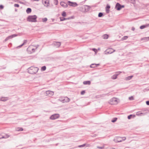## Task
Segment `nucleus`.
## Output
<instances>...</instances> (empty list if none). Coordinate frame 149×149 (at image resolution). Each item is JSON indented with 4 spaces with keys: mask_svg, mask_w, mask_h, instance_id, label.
Segmentation results:
<instances>
[{
    "mask_svg": "<svg viewBox=\"0 0 149 149\" xmlns=\"http://www.w3.org/2000/svg\"><path fill=\"white\" fill-rule=\"evenodd\" d=\"M110 8V6L109 5L107 4V6H106V12L107 13H108L109 12V9Z\"/></svg>",
    "mask_w": 149,
    "mask_h": 149,
    "instance_id": "14",
    "label": "nucleus"
},
{
    "mask_svg": "<svg viewBox=\"0 0 149 149\" xmlns=\"http://www.w3.org/2000/svg\"><path fill=\"white\" fill-rule=\"evenodd\" d=\"M115 51V50L113 49L112 48L108 49L104 51V53L105 54H112Z\"/></svg>",
    "mask_w": 149,
    "mask_h": 149,
    "instance_id": "3",
    "label": "nucleus"
},
{
    "mask_svg": "<svg viewBox=\"0 0 149 149\" xmlns=\"http://www.w3.org/2000/svg\"><path fill=\"white\" fill-rule=\"evenodd\" d=\"M129 99L130 100H133L134 99L133 97L131 96L129 97Z\"/></svg>",
    "mask_w": 149,
    "mask_h": 149,
    "instance_id": "44",
    "label": "nucleus"
},
{
    "mask_svg": "<svg viewBox=\"0 0 149 149\" xmlns=\"http://www.w3.org/2000/svg\"><path fill=\"white\" fill-rule=\"evenodd\" d=\"M99 64H92L90 65V67L91 68H95V67H97V65H99Z\"/></svg>",
    "mask_w": 149,
    "mask_h": 149,
    "instance_id": "18",
    "label": "nucleus"
},
{
    "mask_svg": "<svg viewBox=\"0 0 149 149\" xmlns=\"http://www.w3.org/2000/svg\"><path fill=\"white\" fill-rule=\"evenodd\" d=\"M33 1H39V0H33Z\"/></svg>",
    "mask_w": 149,
    "mask_h": 149,
    "instance_id": "53",
    "label": "nucleus"
},
{
    "mask_svg": "<svg viewBox=\"0 0 149 149\" xmlns=\"http://www.w3.org/2000/svg\"><path fill=\"white\" fill-rule=\"evenodd\" d=\"M136 115L137 116H141V114H140V111H139L136 113Z\"/></svg>",
    "mask_w": 149,
    "mask_h": 149,
    "instance_id": "37",
    "label": "nucleus"
},
{
    "mask_svg": "<svg viewBox=\"0 0 149 149\" xmlns=\"http://www.w3.org/2000/svg\"><path fill=\"white\" fill-rule=\"evenodd\" d=\"M121 5L119 3H117L115 6V8H116L117 10H119L121 9Z\"/></svg>",
    "mask_w": 149,
    "mask_h": 149,
    "instance_id": "8",
    "label": "nucleus"
},
{
    "mask_svg": "<svg viewBox=\"0 0 149 149\" xmlns=\"http://www.w3.org/2000/svg\"><path fill=\"white\" fill-rule=\"evenodd\" d=\"M108 36L107 35H104L103 36V38L104 39H107L108 38Z\"/></svg>",
    "mask_w": 149,
    "mask_h": 149,
    "instance_id": "26",
    "label": "nucleus"
},
{
    "mask_svg": "<svg viewBox=\"0 0 149 149\" xmlns=\"http://www.w3.org/2000/svg\"><path fill=\"white\" fill-rule=\"evenodd\" d=\"M135 29L134 27H132V30L133 31H134Z\"/></svg>",
    "mask_w": 149,
    "mask_h": 149,
    "instance_id": "48",
    "label": "nucleus"
},
{
    "mask_svg": "<svg viewBox=\"0 0 149 149\" xmlns=\"http://www.w3.org/2000/svg\"><path fill=\"white\" fill-rule=\"evenodd\" d=\"M47 18H44L42 19V22H45L47 21Z\"/></svg>",
    "mask_w": 149,
    "mask_h": 149,
    "instance_id": "28",
    "label": "nucleus"
},
{
    "mask_svg": "<svg viewBox=\"0 0 149 149\" xmlns=\"http://www.w3.org/2000/svg\"><path fill=\"white\" fill-rule=\"evenodd\" d=\"M62 15L63 17H65L66 15V13L64 11L63 12L62 14Z\"/></svg>",
    "mask_w": 149,
    "mask_h": 149,
    "instance_id": "33",
    "label": "nucleus"
},
{
    "mask_svg": "<svg viewBox=\"0 0 149 149\" xmlns=\"http://www.w3.org/2000/svg\"><path fill=\"white\" fill-rule=\"evenodd\" d=\"M53 45L55 46L56 47H58L60 46L61 45V43L59 42H54L53 43Z\"/></svg>",
    "mask_w": 149,
    "mask_h": 149,
    "instance_id": "10",
    "label": "nucleus"
},
{
    "mask_svg": "<svg viewBox=\"0 0 149 149\" xmlns=\"http://www.w3.org/2000/svg\"><path fill=\"white\" fill-rule=\"evenodd\" d=\"M60 117V115L58 114H55L52 115L50 117V118L51 120H55L58 118Z\"/></svg>",
    "mask_w": 149,
    "mask_h": 149,
    "instance_id": "5",
    "label": "nucleus"
},
{
    "mask_svg": "<svg viewBox=\"0 0 149 149\" xmlns=\"http://www.w3.org/2000/svg\"><path fill=\"white\" fill-rule=\"evenodd\" d=\"M8 100L7 97H2L1 98L0 100L1 101L5 102Z\"/></svg>",
    "mask_w": 149,
    "mask_h": 149,
    "instance_id": "21",
    "label": "nucleus"
},
{
    "mask_svg": "<svg viewBox=\"0 0 149 149\" xmlns=\"http://www.w3.org/2000/svg\"><path fill=\"white\" fill-rule=\"evenodd\" d=\"M133 77V76H128L127 77H126L125 78V80H130Z\"/></svg>",
    "mask_w": 149,
    "mask_h": 149,
    "instance_id": "24",
    "label": "nucleus"
},
{
    "mask_svg": "<svg viewBox=\"0 0 149 149\" xmlns=\"http://www.w3.org/2000/svg\"><path fill=\"white\" fill-rule=\"evenodd\" d=\"M117 118H114L113 119L111 120V122L113 123L115 122L117 120Z\"/></svg>",
    "mask_w": 149,
    "mask_h": 149,
    "instance_id": "30",
    "label": "nucleus"
},
{
    "mask_svg": "<svg viewBox=\"0 0 149 149\" xmlns=\"http://www.w3.org/2000/svg\"><path fill=\"white\" fill-rule=\"evenodd\" d=\"M128 38V36H124L122 38V40H126Z\"/></svg>",
    "mask_w": 149,
    "mask_h": 149,
    "instance_id": "29",
    "label": "nucleus"
},
{
    "mask_svg": "<svg viewBox=\"0 0 149 149\" xmlns=\"http://www.w3.org/2000/svg\"><path fill=\"white\" fill-rule=\"evenodd\" d=\"M38 46H39V45H37V46L36 47V48H37Z\"/></svg>",
    "mask_w": 149,
    "mask_h": 149,
    "instance_id": "54",
    "label": "nucleus"
},
{
    "mask_svg": "<svg viewBox=\"0 0 149 149\" xmlns=\"http://www.w3.org/2000/svg\"><path fill=\"white\" fill-rule=\"evenodd\" d=\"M124 7V5H121V8H123Z\"/></svg>",
    "mask_w": 149,
    "mask_h": 149,
    "instance_id": "51",
    "label": "nucleus"
},
{
    "mask_svg": "<svg viewBox=\"0 0 149 149\" xmlns=\"http://www.w3.org/2000/svg\"><path fill=\"white\" fill-rule=\"evenodd\" d=\"M122 140L121 139V137H118L115 140V142L116 143L121 142Z\"/></svg>",
    "mask_w": 149,
    "mask_h": 149,
    "instance_id": "15",
    "label": "nucleus"
},
{
    "mask_svg": "<svg viewBox=\"0 0 149 149\" xmlns=\"http://www.w3.org/2000/svg\"><path fill=\"white\" fill-rule=\"evenodd\" d=\"M69 19H72L73 18V17H69L68 18Z\"/></svg>",
    "mask_w": 149,
    "mask_h": 149,
    "instance_id": "49",
    "label": "nucleus"
},
{
    "mask_svg": "<svg viewBox=\"0 0 149 149\" xmlns=\"http://www.w3.org/2000/svg\"><path fill=\"white\" fill-rule=\"evenodd\" d=\"M17 36V34H13L11 36H10L8 37H7L6 39L5 40L6 41V40H8L9 39L13 37Z\"/></svg>",
    "mask_w": 149,
    "mask_h": 149,
    "instance_id": "11",
    "label": "nucleus"
},
{
    "mask_svg": "<svg viewBox=\"0 0 149 149\" xmlns=\"http://www.w3.org/2000/svg\"><path fill=\"white\" fill-rule=\"evenodd\" d=\"M126 139V138L125 137H121V139L122 141H124Z\"/></svg>",
    "mask_w": 149,
    "mask_h": 149,
    "instance_id": "41",
    "label": "nucleus"
},
{
    "mask_svg": "<svg viewBox=\"0 0 149 149\" xmlns=\"http://www.w3.org/2000/svg\"><path fill=\"white\" fill-rule=\"evenodd\" d=\"M97 148H98L100 149H103L104 148V146H103L102 147L97 146Z\"/></svg>",
    "mask_w": 149,
    "mask_h": 149,
    "instance_id": "34",
    "label": "nucleus"
},
{
    "mask_svg": "<svg viewBox=\"0 0 149 149\" xmlns=\"http://www.w3.org/2000/svg\"><path fill=\"white\" fill-rule=\"evenodd\" d=\"M68 5H69L70 6L74 7H76L78 5L76 2H73L70 1H68Z\"/></svg>",
    "mask_w": 149,
    "mask_h": 149,
    "instance_id": "6",
    "label": "nucleus"
},
{
    "mask_svg": "<svg viewBox=\"0 0 149 149\" xmlns=\"http://www.w3.org/2000/svg\"><path fill=\"white\" fill-rule=\"evenodd\" d=\"M46 93L47 95H53L54 93L53 92L48 91H46Z\"/></svg>",
    "mask_w": 149,
    "mask_h": 149,
    "instance_id": "17",
    "label": "nucleus"
},
{
    "mask_svg": "<svg viewBox=\"0 0 149 149\" xmlns=\"http://www.w3.org/2000/svg\"><path fill=\"white\" fill-rule=\"evenodd\" d=\"M146 110H143V111H146Z\"/></svg>",
    "mask_w": 149,
    "mask_h": 149,
    "instance_id": "52",
    "label": "nucleus"
},
{
    "mask_svg": "<svg viewBox=\"0 0 149 149\" xmlns=\"http://www.w3.org/2000/svg\"><path fill=\"white\" fill-rule=\"evenodd\" d=\"M118 74H115L113 75L111 77V79H115L117 78Z\"/></svg>",
    "mask_w": 149,
    "mask_h": 149,
    "instance_id": "22",
    "label": "nucleus"
},
{
    "mask_svg": "<svg viewBox=\"0 0 149 149\" xmlns=\"http://www.w3.org/2000/svg\"><path fill=\"white\" fill-rule=\"evenodd\" d=\"M38 70V68L37 67H31L28 69V71L29 73L33 74H36Z\"/></svg>",
    "mask_w": 149,
    "mask_h": 149,
    "instance_id": "1",
    "label": "nucleus"
},
{
    "mask_svg": "<svg viewBox=\"0 0 149 149\" xmlns=\"http://www.w3.org/2000/svg\"><path fill=\"white\" fill-rule=\"evenodd\" d=\"M19 130H17V131H22L23 130V129L22 128H19Z\"/></svg>",
    "mask_w": 149,
    "mask_h": 149,
    "instance_id": "42",
    "label": "nucleus"
},
{
    "mask_svg": "<svg viewBox=\"0 0 149 149\" xmlns=\"http://www.w3.org/2000/svg\"><path fill=\"white\" fill-rule=\"evenodd\" d=\"M103 16V14L102 13H99L98 15V17H101Z\"/></svg>",
    "mask_w": 149,
    "mask_h": 149,
    "instance_id": "27",
    "label": "nucleus"
},
{
    "mask_svg": "<svg viewBox=\"0 0 149 149\" xmlns=\"http://www.w3.org/2000/svg\"><path fill=\"white\" fill-rule=\"evenodd\" d=\"M31 9L30 8H28L26 10V12L27 13L29 14L31 13Z\"/></svg>",
    "mask_w": 149,
    "mask_h": 149,
    "instance_id": "23",
    "label": "nucleus"
},
{
    "mask_svg": "<svg viewBox=\"0 0 149 149\" xmlns=\"http://www.w3.org/2000/svg\"><path fill=\"white\" fill-rule=\"evenodd\" d=\"M85 93V91H83L81 92V95H83Z\"/></svg>",
    "mask_w": 149,
    "mask_h": 149,
    "instance_id": "38",
    "label": "nucleus"
},
{
    "mask_svg": "<svg viewBox=\"0 0 149 149\" xmlns=\"http://www.w3.org/2000/svg\"><path fill=\"white\" fill-rule=\"evenodd\" d=\"M19 5L17 4H14V6L15 7H19Z\"/></svg>",
    "mask_w": 149,
    "mask_h": 149,
    "instance_id": "39",
    "label": "nucleus"
},
{
    "mask_svg": "<svg viewBox=\"0 0 149 149\" xmlns=\"http://www.w3.org/2000/svg\"><path fill=\"white\" fill-rule=\"evenodd\" d=\"M85 10L86 12H87L89 10L91 7L90 6L87 5H85L84 6Z\"/></svg>",
    "mask_w": 149,
    "mask_h": 149,
    "instance_id": "13",
    "label": "nucleus"
},
{
    "mask_svg": "<svg viewBox=\"0 0 149 149\" xmlns=\"http://www.w3.org/2000/svg\"><path fill=\"white\" fill-rule=\"evenodd\" d=\"M3 6L2 5H0V8L1 9H3Z\"/></svg>",
    "mask_w": 149,
    "mask_h": 149,
    "instance_id": "45",
    "label": "nucleus"
},
{
    "mask_svg": "<svg viewBox=\"0 0 149 149\" xmlns=\"http://www.w3.org/2000/svg\"><path fill=\"white\" fill-rule=\"evenodd\" d=\"M141 40H144L145 41H147L149 40V37H144L141 39Z\"/></svg>",
    "mask_w": 149,
    "mask_h": 149,
    "instance_id": "20",
    "label": "nucleus"
},
{
    "mask_svg": "<svg viewBox=\"0 0 149 149\" xmlns=\"http://www.w3.org/2000/svg\"><path fill=\"white\" fill-rule=\"evenodd\" d=\"M93 50L95 52H96L97 51V50L95 48L93 49Z\"/></svg>",
    "mask_w": 149,
    "mask_h": 149,
    "instance_id": "47",
    "label": "nucleus"
},
{
    "mask_svg": "<svg viewBox=\"0 0 149 149\" xmlns=\"http://www.w3.org/2000/svg\"><path fill=\"white\" fill-rule=\"evenodd\" d=\"M111 149H115L114 148H112Z\"/></svg>",
    "mask_w": 149,
    "mask_h": 149,
    "instance_id": "57",
    "label": "nucleus"
},
{
    "mask_svg": "<svg viewBox=\"0 0 149 149\" xmlns=\"http://www.w3.org/2000/svg\"><path fill=\"white\" fill-rule=\"evenodd\" d=\"M3 138V136H1V135H0V139H1V138Z\"/></svg>",
    "mask_w": 149,
    "mask_h": 149,
    "instance_id": "50",
    "label": "nucleus"
},
{
    "mask_svg": "<svg viewBox=\"0 0 149 149\" xmlns=\"http://www.w3.org/2000/svg\"><path fill=\"white\" fill-rule=\"evenodd\" d=\"M70 100L69 98H68L67 97H64V99H62L61 101H62L63 102H69Z\"/></svg>",
    "mask_w": 149,
    "mask_h": 149,
    "instance_id": "9",
    "label": "nucleus"
},
{
    "mask_svg": "<svg viewBox=\"0 0 149 149\" xmlns=\"http://www.w3.org/2000/svg\"><path fill=\"white\" fill-rule=\"evenodd\" d=\"M85 146V144H84L83 145L79 146V147H84V146Z\"/></svg>",
    "mask_w": 149,
    "mask_h": 149,
    "instance_id": "43",
    "label": "nucleus"
},
{
    "mask_svg": "<svg viewBox=\"0 0 149 149\" xmlns=\"http://www.w3.org/2000/svg\"><path fill=\"white\" fill-rule=\"evenodd\" d=\"M91 83V81H84L83 82V84L84 85H90Z\"/></svg>",
    "mask_w": 149,
    "mask_h": 149,
    "instance_id": "19",
    "label": "nucleus"
},
{
    "mask_svg": "<svg viewBox=\"0 0 149 149\" xmlns=\"http://www.w3.org/2000/svg\"><path fill=\"white\" fill-rule=\"evenodd\" d=\"M146 103L147 105H149V101H146Z\"/></svg>",
    "mask_w": 149,
    "mask_h": 149,
    "instance_id": "46",
    "label": "nucleus"
},
{
    "mask_svg": "<svg viewBox=\"0 0 149 149\" xmlns=\"http://www.w3.org/2000/svg\"><path fill=\"white\" fill-rule=\"evenodd\" d=\"M61 5L63 7H67L68 6V3H65L63 2H60Z\"/></svg>",
    "mask_w": 149,
    "mask_h": 149,
    "instance_id": "12",
    "label": "nucleus"
},
{
    "mask_svg": "<svg viewBox=\"0 0 149 149\" xmlns=\"http://www.w3.org/2000/svg\"><path fill=\"white\" fill-rule=\"evenodd\" d=\"M109 103L112 105L117 104V102L116 98L113 97L110 100Z\"/></svg>",
    "mask_w": 149,
    "mask_h": 149,
    "instance_id": "4",
    "label": "nucleus"
},
{
    "mask_svg": "<svg viewBox=\"0 0 149 149\" xmlns=\"http://www.w3.org/2000/svg\"><path fill=\"white\" fill-rule=\"evenodd\" d=\"M147 113V112L145 113H143V112H140V114H141V115H145V114H146Z\"/></svg>",
    "mask_w": 149,
    "mask_h": 149,
    "instance_id": "40",
    "label": "nucleus"
},
{
    "mask_svg": "<svg viewBox=\"0 0 149 149\" xmlns=\"http://www.w3.org/2000/svg\"><path fill=\"white\" fill-rule=\"evenodd\" d=\"M132 115H130L128 116L127 117L128 119H130L132 118Z\"/></svg>",
    "mask_w": 149,
    "mask_h": 149,
    "instance_id": "36",
    "label": "nucleus"
},
{
    "mask_svg": "<svg viewBox=\"0 0 149 149\" xmlns=\"http://www.w3.org/2000/svg\"><path fill=\"white\" fill-rule=\"evenodd\" d=\"M27 42V40H24V42L23 44H22L21 45H19L16 47L17 48H20L22 46H23Z\"/></svg>",
    "mask_w": 149,
    "mask_h": 149,
    "instance_id": "16",
    "label": "nucleus"
},
{
    "mask_svg": "<svg viewBox=\"0 0 149 149\" xmlns=\"http://www.w3.org/2000/svg\"><path fill=\"white\" fill-rule=\"evenodd\" d=\"M54 3L55 5H57L58 3V0H54Z\"/></svg>",
    "mask_w": 149,
    "mask_h": 149,
    "instance_id": "35",
    "label": "nucleus"
},
{
    "mask_svg": "<svg viewBox=\"0 0 149 149\" xmlns=\"http://www.w3.org/2000/svg\"><path fill=\"white\" fill-rule=\"evenodd\" d=\"M148 25H149V24H148L147 25H143L141 26H140V28L141 29H143L144 28H146V27H147V26H148Z\"/></svg>",
    "mask_w": 149,
    "mask_h": 149,
    "instance_id": "25",
    "label": "nucleus"
},
{
    "mask_svg": "<svg viewBox=\"0 0 149 149\" xmlns=\"http://www.w3.org/2000/svg\"><path fill=\"white\" fill-rule=\"evenodd\" d=\"M37 16L36 15L29 16L27 18V21L29 22H37Z\"/></svg>",
    "mask_w": 149,
    "mask_h": 149,
    "instance_id": "2",
    "label": "nucleus"
},
{
    "mask_svg": "<svg viewBox=\"0 0 149 149\" xmlns=\"http://www.w3.org/2000/svg\"><path fill=\"white\" fill-rule=\"evenodd\" d=\"M46 69V67L45 66H43L42 67L41 70H42V71H45Z\"/></svg>",
    "mask_w": 149,
    "mask_h": 149,
    "instance_id": "31",
    "label": "nucleus"
},
{
    "mask_svg": "<svg viewBox=\"0 0 149 149\" xmlns=\"http://www.w3.org/2000/svg\"><path fill=\"white\" fill-rule=\"evenodd\" d=\"M32 51H33V50H34V49H32Z\"/></svg>",
    "mask_w": 149,
    "mask_h": 149,
    "instance_id": "56",
    "label": "nucleus"
},
{
    "mask_svg": "<svg viewBox=\"0 0 149 149\" xmlns=\"http://www.w3.org/2000/svg\"><path fill=\"white\" fill-rule=\"evenodd\" d=\"M42 1L43 4L45 6L47 7L49 6V0H42Z\"/></svg>",
    "mask_w": 149,
    "mask_h": 149,
    "instance_id": "7",
    "label": "nucleus"
},
{
    "mask_svg": "<svg viewBox=\"0 0 149 149\" xmlns=\"http://www.w3.org/2000/svg\"><path fill=\"white\" fill-rule=\"evenodd\" d=\"M65 19H66V20L69 19L68 18H65Z\"/></svg>",
    "mask_w": 149,
    "mask_h": 149,
    "instance_id": "55",
    "label": "nucleus"
},
{
    "mask_svg": "<svg viewBox=\"0 0 149 149\" xmlns=\"http://www.w3.org/2000/svg\"><path fill=\"white\" fill-rule=\"evenodd\" d=\"M60 21H64L65 20H66V19L64 17H60Z\"/></svg>",
    "mask_w": 149,
    "mask_h": 149,
    "instance_id": "32",
    "label": "nucleus"
}]
</instances>
